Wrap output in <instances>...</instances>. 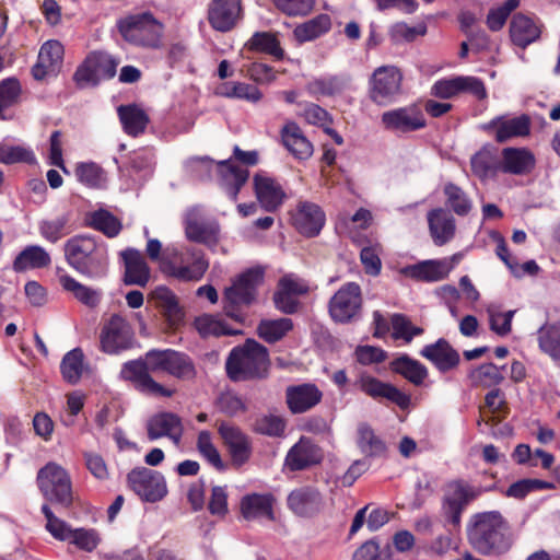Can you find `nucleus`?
<instances>
[{
  "label": "nucleus",
  "mask_w": 560,
  "mask_h": 560,
  "mask_svg": "<svg viewBox=\"0 0 560 560\" xmlns=\"http://www.w3.org/2000/svg\"><path fill=\"white\" fill-rule=\"evenodd\" d=\"M183 434L184 425L182 418L174 412H158L147 422V435L150 441L167 438L174 443V445L178 446Z\"/></svg>",
  "instance_id": "19"
},
{
  "label": "nucleus",
  "mask_w": 560,
  "mask_h": 560,
  "mask_svg": "<svg viewBox=\"0 0 560 560\" xmlns=\"http://www.w3.org/2000/svg\"><path fill=\"white\" fill-rule=\"evenodd\" d=\"M355 386L373 399L385 398L401 408L407 407L410 400L406 394L394 385L384 383L365 372L358 376Z\"/></svg>",
  "instance_id": "20"
},
{
  "label": "nucleus",
  "mask_w": 560,
  "mask_h": 560,
  "mask_svg": "<svg viewBox=\"0 0 560 560\" xmlns=\"http://www.w3.org/2000/svg\"><path fill=\"white\" fill-rule=\"evenodd\" d=\"M57 277L62 290L71 293L81 304L90 308H94L100 304L102 294L98 290L79 282L62 268H57Z\"/></svg>",
  "instance_id": "35"
},
{
  "label": "nucleus",
  "mask_w": 560,
  "mask_h": 560,
  "mask_svg": "<svg viewBox=\"0 0 560 560\" xmlns=\"http://www.w3.org/2000/svg\"><path fill=\"white\" fill-rule=\"evenodd\" d=\"M243 50L246 52L268 55L278 61L283 60L285 55L278 35L268 31L255 32L244 44Z\"/></svg>",
  "instance_id": "37"
},
{
  "label": "nucleus",
  "mask_w": 560,
  "mask_h": 560,
  "mask_svg": "<svg viewBox=\"0 0 560 560\" xmlns=\"http://www.w3.org/2000/svg\"><path fill=\"white\" fill-rule=\"evenodd\" d=\"M116 27L130 45L143 48L161 46L164 25L150 11L128 14L117 21Z\"/></svg>",
  "instance_id": "5"
},
{
  "label": "nucleus",
  "mask_w": 560,
  "mask_h": 560,
  "mask_svg": "<svg viewBox=\"0 0 560 560\" xmlns=\"http://www.w3.org/2000/svg\"><path fill=\"white\" fill-rule=\"evenodd\" d=\"M197 450L215 469L223 470L225 468L218 448L212 443V436L209 431L203 430L199 432Z\"/></svg>",
  "instance_id": "61"
},
{
  "label": "nucleus",
  "mask_w": 560,
  "mask_h": 560,
  "mask_svg": "<svg viewBox=\"0 0 560 560\" xmlns=\"http://www.w3.org/2000/svg\"><path fill=\"white\" fill-rule=\"evenodd\" d=\"M22 92V85L16 78L11 77L0 81V119L13 118L10 109L21 103Z\"/></svg>",
  "instance_id": "43"
},
{
  "label": "nucleus",
  "mask_w": 560,
  "mask_h": 560,
  "mask_svg": "<svg viewBox=\"0 0 560 560\" xmlns=\"http://www.w3.org/2000/svg\"><path fill=\"white\" fill-rule=\"evenodd\" d=\"M326 221L322 208L310 201L299 202L292 213V224L299 233L306 237H314L319 234Z\"/></svg>",
  "instance_id": "21"
},
{
  "label": "nucleus",
  "mask_w": 560,
  "mask_h": 560,
  "mask_svg": "<svg viewBox=\"0 0 560 560\" xmlns=\"http://www.w3.org/2000/svg\"><path fill=\"white\" fill-rule=\"evenodd\" d=\"M152 373L165 372L178 380L195 378L197 371L192 359L173 349H151L147 352Z\"/></svg>",
  "instance_id": "11"
},
{
  "label": "nucleus",
  "mask_w": 560,
  "mask_h": 560,
  "mask_svg": "<svg viewBox=\"0 0 560 560\" xmlns=\"http://www.w3.org/2000/svg\"><path fill=\"white\" fill-rule=\"evenodd\" d=\"M151 296L170 326H176L183 320V310L176 294L171 289L164 285L156 287Z\"/></svg>",
  "instance_id": "38"
},
{
  "label": "nucleus",
  "mask_w": 560,
  "mask_h": 560,
  "mask_svg": "<svg viewBox=\"0 0 560 560\" xmlns=\"http://www.w3.org/2000/svg\"><path fill=\"white\" fill-rule=\"evenodd\" d=\"M323 394L315 384L289 386L285 390L287 405L292 413H303L322 400Z\"/></svg>",
  "instance_id": "29"
},
{
  "label": "nucleus",
  "mask_w": 560,
  "mask_h": 560,
  "mask_svg": "<svg viewBox=\"0 0 560 560\" xmlns=\"http://www.w3.org/2000/svg\"><path fill=\"white\" fill-rule=\"evenodd\" d=\"M67 264L89 279H102L108 272V250L103 242L89 235H75L63 245Z\"/></svg>",
  "instance_id": "2"
},
{
  "label": "nucleus",
  "mask_w": 560,
  "mask_h": 560,
  "mask_svg": "<svg viewBox=\"0 0 560 560\" xmlns=\"http://www.w3.org/2000/svg\"><path fill=\"white\" fill-rule=\"evenodd\" d=\"M42 512L46 518L47 532L59 541H68L71 539L74 528H72L66 521L57 517L48 504L42 505Z\"/></svg>",
  "instance_id": "56"
},
{
  "label": "nucleus",
  "mask_w": 560,
  "mask_h": 560,
  "mask_svg": "<svg viewBox=\"0 0 560 560\" xmlns=\"http://www.w3.org/2000/svg\"><path fill=\"white\" fill-rule=\"evenodd\" d=\"M75 176L80 183L91 188H98L105 180L103 168L94 162L77 164Z\"/></svg>",
  "instance_id": "59"
},
{
  "label": "nucleus",
  "mask_w": 560,
  "mask_h": 560,
  "mask_svg": "<svg viewBox=\"0 0 560 560\" xmlns=\"http://www.w3.org/2000/svg\"><path fill=\"white\" fill-rule=\"evenodd\" d=\"M329 315L336 323L350 322V282L345 283L329 301Z\"/></svg>",
  "instance_id": "53"
},
{
  "label": "nucleus",
  "mask_w": 560,
  "mask_h": 560,
  "mask_svg": "<svg viewBox=\"0 0 560 560\" xmlns=\"http://www.w3.org/2000/svg\"><path fill=\"white\" fill-rule=\"evenodd\" d=\"M289 509L300 517H312L323 508V498L319 491L313 487L294 489L288 495Z\"/></svg>",
  "instance_id": "28"
},
{
  "label": "nucleus",
  "mask_w": 560,
  "mask_h": 560,
  "mask_svg": "<svg viewBox=\"0 0 560 560\" xmlns=\"http://www.w3.org/2000/svg\"><path fill=\"white\" fill-rule=\"evenodd\" d=\"M117 114L124 131L130 137H139L144 133L150 118L137 104L120 105Z\"/></svg>",
  "instance_id": "40"
},
{
  "label": "nucleus",
  "mask_w": 560,
  "mask_h": 560,
  "mask_svg": "<svg viewBox=\"0 0 560 560\" xmlns=\"http://www.w3.org/2000/svg\"><path fill=\"white\" fill-rule=\"evenodd\" d=\"M83 371L84 353L81 348H74L63 355L60 363V373L68 384H78Z\"/></svg>",
  "instance_id": "47"
},
{
  "label": "nucleus",
  "mask_w": 560,
  "mask_h": 560,
  "mask_svg": "<svg viewBox=\"0 0 560 560\" xmlns=\"http://www.w3.org/2000/svg\"><path fill=\"white\" fill-rule=\"evenodd\" d=\"M71 213L66 212L50 220H43L38 224V231L43 238L49 243H57L72 232L70 224Z\"/></svg>",
  "instance_id": "45"
},
{
  "label": "nucleus",
  "mask_w": 560,
  "mask_h": 560,
  "mask_svg": "<svg viewBox=\"0 0 560 560\" xmlns=\"http://www.w3.org/2000/svg\"><path fill=\"white\" fill-rule=\"evenodd\" d=\"M276 498L271 493H248L241 499L240 511L246 521H276L273 505Z\"/></svg>",
  "instance_id": "24"
},
{
  "label": "nucleus",
  "mask_w": 560,
  "mask_h": 560,
  "mask_svg": "<svg viewBox=\"0 0 560 560\" xmlns=\"http://www.w3.org/2000/svg\"><path fill=\"white\" fill-rule=\"evenodd\" d=\"M102 538L95 528H74L69 544L85 552H93L101 544Z\"/></svg>",
  "instance_id": "62"
},
{
  "label": "nucleus",
  "mask_w": 560,
  "mask_h": 560,
  "mask_svg": "<svg viewBox=\"0 0 560 560\" xmlns=\"http://www.w3.org/2000/svg\"><path fill=\"white\" fill-rule=\"evenodd\" d=\"M536 165L534 153L527 148L508 147L502 149L500 172L512 175H527Z\"/></svg>",
  "instance_id": "27"
},
{
  "label": "nucleus",
  "mask_w": 560,
  "mask_h": 560,
  "mask_svg": "<svg viewBox=\"0 0 560 560\" xmlns=\"http://www.w3.org/2000/svg\"><path fill=\"white\" fill-rule=\"evenodd\" d=\"M119 59L106 51H91L77 68L73 80L79 88L97 86L117 73Z\"/></svg>",
  "instance_id": "8"
},
{
  "label": "nucleus",
  "mask_w": 560,
  "mask_h": 560,
  "mask_svg": "<svg viewBox=\"0 0 560 560\" xmlns=\"http://www.w3.org/2000/svg\"><path fill=\"white\" fill-rule=\"evenodd\" d=\"M0 163L3 164H35L36 156L31 149L22 145H12L8 143H0Z\"/></svg>",
  "instance_id": "57"
},
{
  "label": "nucleus",
  "mask_w": 560,
  "mask_h": 560,
  "mask_svg": "<svg viewBox=\"0 0 560 560\" xmlns=\"http://www.w3.org/2000/svg\"><path fill=\"white\" fill-rule=\"evenodd\" d=\"M51 264L49 253L39 245H28L21 250L12 264L15 272H24L30 269H43Z\"/></svg>",
  "instance_id": "41"
},
{
  "label": "nucleus",
  "mask_w": 560,
  "mask_h": 560,
  "mask_svg": "<svg viewBox=\"0 0 560 560\" xmlns=\"http://www.w3.org/2000/svg\"><path fill=\"white\" fill-rule=\"evenodd\" d=\"M470 166L475 176L486 180L500 172V160L491 148L485 147L471 156Z\"/></svg>",
  "instance_id": "44"
},
{
  "label": "nucleus",
  "mask_w": 560,
  "mask_h": 560,
  "mask_svg": "<svg viewBox=\"0 0 560 560\" xmlns=\"http://www.w3.org/2000/svg\"><path fill=\"white\" fill-rule=\"evenodd\" d=\"M219 231L217 222L199 220L195 211L186 217L185 234L191 242L214 246L219 242Z\"/></svg>",
  "instance_id": "33"
},
{
  "label": "nucleus",
  "mask_w": 560,
  "mask_h": 560,
  "mask_svg": "<svg viewBox=\"0 0 560 560\" xmlns=\"http://www.w3.org/2000/svg\"><path fill=\"white\" fill-rule=\"evenodd\" d=\"M281 142L298 160H307L313 154V144L295 121H287L280 130Z\"/></svg>",
  "instance_id": "32"
},
{
  "label": "nucleus",
  "mask_w": 560,
  "mask_h": 560,
  "mask_svg": "<svg viewBox=\"0 0 560 560\" xmlns=\"http://www.w3.org/2000/svg\"><path fill=\"white\" fill-rule=\"evenodd\" d=\"M539 347L553 360L560 361V323L539 332Z\"/></svg>",
  "instance_id": "64"
},
{
  "label": "nucleus",
  "mask_w": 560,
  "mask_h": 560,
  "mask_svg": "<svg viewBox=\"0 0 560 560\" xmlns=\"http://www.w3.org/2000/svg\"><path fill=\"white\" fill-rule=\"evenodd\" d=\"M469 378L474 385L491 387L500 384L504 377L497 365L486 363L472 370L469 374Z\"/></svg>",
  "instance_id": "58"
},
{
  "label": "nucleus",
  "mask_w": 560,
  "mask_h": 560,
  "mask_svg": "<svg viewBox=\"0 0 560 560\" xmlns=\"http://www.w3.org/2000/svg\"><path fill=\"white\" fill-rule=\"evenodd\" d=\"M509 32L512 43L522 49L536 42L541 34L540 26L523 13L512 18Z\"/></svg>",
  "instance_id": "36"
},
{
  "label": "nucleus",
  "mask_w": 560,
  "mask_h": 560,
  "mask_svg": "<svg viewBox=\"0 0 560 560\" xmlns=\"http://www.w3.org/2000/svg\"><path fill=\"white\" fill-rule=\"evenodd\" d=\"M358 446L365 457L382 455L386 447L383 441L374 433L371 427L361 423L358 427Z\"/></svg>",
  "instance_id": "55"
},
{
  "label": "nucleus",
  "mask_w": 560,
  "mask_h": 560,
  "mask_svg": "<svg viewBox=\"0 0 560 560\" xmlns=\"http://www.w3.org/2000/svg\"><path fill=\"white\" fill-rule=\"evenodd\" d=\"M467 535L470 545L482 555L499 556L509 551L513 545L511 527L498 511L472 515Z\"/></svg>",
  "instance_id": "1"
},
{
  "label": "nucleus",
  "mask_w": 560,
  "mask_h": 560,
  "mask_svg": "<svg viewBox=\"0 0 560 560\" xmlns=\"http://www.w3.org/2000/svg\"><path fill=\"white\" fill-rule=\"evenodd\" d=\"M331 27L330 18L327 14H319L314 19L298 25L294 37L300 43L311 42L327 33Z\"/></svg>",
  "instance_id": "49"
},
{
  "label": "nucleus",
  "mask_w": 560,
  "mask_h": 560,
  "mask_svg": "<svg viewBox=\"0 0 560 560\" xmlns=\"http://www.w3.org/2000/svg\"><path fill=\"white\" fill-rule=\"evenodd\" d=\"M389 369L415 386H420L428 377V369L418 360L401 354L389 363Z\"/></svg>",
  "instance_id": "42"
},
{
  "label": "nucleus",
  "mask_w": 560,
  "mask_h": 560,
  "mask_svg": "<svg viewBox=\"0 0 560 560\" xmlns=\"http://www.w3.org/2000/svg\"><path fill=\"white\" fill-rule=\"evenodd\" d=\"M88 225L110 238L117 236L122 229L120 220L105 209L92 212L88 218Z\"/></svg>",
  "instance_id": "50"
},
{
  "label": "nucleus",
  "mask_w": 560,
  "mask_h": 560,
  "mask_svg": "<svg viewBox=\"0 0 560 560\" xmlns=\"http://www.w3.org/2000/svg\"><path fill=\"white\" fill-rule=\"evenodd\" d=\"M194 326L203 338L210 336H232L238 332V330L230 328L224 320L208 314L196 317Z\"/></svg>",
  "instance_id": "54"
},
{
  "label": "nucleus",
  "mask_w": 560,
  "mask_h": 560,
  "mask_svg": "<svg viewBox=\"0 0 560 560\" xmlns=\"http://www.w3.org/2000/svg\"><path fill=\"white\" fill-rule=\"evenodd\" d=\"M218 95L229 98H241L256 103L261 100L262 93L253 84L245 82H226L217 88Z\"/></svg>",
  "instance_id": "52"
},
{
  "label": "nucleus",
  "mask_w": 560,
  "mask_h": 560,
  "mask_svg": "<svg viewBox=\"0 0 560 560\" xmlns=\"http://www.w3.org/2000/svg\"><path fill=\"white\" fill-rule=\"evenodd\" d=\"M265 271L261 267L249 268L240 273L223 293V310L228 317L244 324L246 314L243 307L250 306L257 299L258 288L264 283Z\"/></svg>",
  "instance_id": "4"
},
{
  "label": "nucleus",
  "mask_w": 560,
  "mask_h": 560,
  "mask_svg": "<svg viewBox=\"0 0 560 560\" xmlns=\"http://www.w3.org/2000/svg\"><path fill=\"white\" fill-rule=\"evenodd\" d=\"M487 131H494L498 142H506L512 138L526 137L530 132V119L527 115L516 117L499 116L483 126Z\"/></svg>",
  "instance_id": "22"
},
{
  "label": "nucleus",
  "mask_w": 560,
  "mask_h": 560,
  "mask_svg": "<svg viewBox=\"0 0 560 560\" xmlns=\"http://www.w3.org/2000/svg\"><path fill=\"white\" fill-rule=\"evenodd\" d=\"M162 244L156 238H150L147 243L145 253L153 261H160L162 271L180 281H199L209 268V261L206 259L201 249L187 247L186 254L191 258L189 265H177L172 261L167 254L161 256Z\"/></svg>",
  "instance_id": "6"
},
{
  "label": "nucleus",
  "mask_w": 560,
  "mask_h": 560,
  "mask_svg": "<svg viewBox=\"0 0 560 560\" xmlns=\"http://www.w3.org/2000/svg\"><path fill=\"white\" fill-rule=\"evenodd\" d=\"M482 490L463 479L452 480L446 483L442 498L441 511L447 524L457 528L462 522V514L466 506L476 500Z\"/></svg>",
  "instance_id": "9"
},
{
  "label": "nucleus",
  "mask_w": 560,
  "mask_h": 560,
  "mask_svg": "<svg viewBox=\"0 0 560 560\" xmlns=\"http://www.w3.org/2000/svg\"><path fill=\"white\" fill-rule=\"evenodd\" d=\"M36 482L44 498L65 509L73 503L72 481L69 472L55 462L42 467L36 477Z\"/></svg>",
  "instance_id": "7"
},
{
  "label": "nucleus",
  "mask_w": 560,
  "mask_h": 560,
  "mask_svg": "<svg viewBox=\"0 0 560 560\" xmlns=\"http://www.w3.org/2000/svg\"><path fill=\"white\" fill-rule=\"evenodd\" d=\"M392 326V339L395 341H402L405 345H409L415 337H419L424 332V329L420 326H416L411 319L400 313L390 315Z\"/></svg>",
  "instance_id": "48"
},
{
  "label": "nucleus",
  "mask_w": 560,
  "mask_h": 560,
  "mask_svg": "<svg viewBox=\"0 0 560 560\" xmlns=\"http://www.w3.org/2000/svg\"><path fill=\"white\" fill-rule=\"evenodd\" d=\"M521 0H506L502 5L490 9L487 15V26L492 32L503 28L510 14L518 8Z\"/></svg>",
  "instance_id": "63"
},
{
  "label": "nucleus",
  "mask_w": 560,
  "mask_h": 560,
  "mask_svg": "<svg viewBox=\"0 0 560 560\" xmlns=\"http://www.w3.org/2000/svg\"><path fill=\"white\" fill-rule=\"evenodd\" d=\"M448 266L440 259H428L406 266L401 273L419 282H438L447 278Z\"/></svg>",
  "instance_id": "34"
},
{
  "label": "nucleus",
  "mask_w": 560,
  "mask_h": 560,
  "mask_svg": "<svg viewBox=\"0 0 560 560\" xmlns=\"http://www.w3.org/2000/svg\"><path fill=\"white\" fill-rule=\"evenodd\" d=\"M323 450L310 438L302 436L288 451L284 467L290 471L306 470L322 463Z\"/></svg>",
  "instance_id": "18"
},
{
  "label": "nucleus",
  "mask_w": 560,
  "mask_h": 560,
  "mask_svg": "<svg viewBox=\"0 0 560 560\" xmlns=\"http://www.w3.org/2000/svg\"><path fill=\"white\" fill-rule=\"evenodd\" d=\"M402 73L395 66H382L372 77L370 97L381 106L392 104L401 94Z\"/></svg>",
  "instance_id": "13"
},
{
  "label": "nucleus",
  "mask_w": 560,
  "mask_h": 560,
  "mask_svg": "<svg viewBox=\"0 0 560 560\" xmlns=\"http://www.w3.org/2000/svg\"><path fill=\"white\" fill-rule=\"evenodd\" d=\"M152 370L147 353L143 359L130 360L121 365L119 377L143 394L154 397H172L175 393L151 376Z\"/></svg>",
  "instance_id": "10"
},
{
  "label": "nucleus",
  "mask_w": 560,
  "mask_h": 560,
  "mask_svg": "<svg viewBox=\"0 0 560 560\" xmlns=\"http://www.w3.org/2000/svg\"><path fill=\"white\" fill-rule=\"evenodd\" d=\"M292 329L293 322L289 317L261 319L257 326V335L268 343H276Z\"/></svg>",
  "instance_id": "46"
},
{
  "label": "nucleus",
  "mask_w": 560,
  "mask_h": 560,
  "mask_svg": "<svg viewBox=\"0 0 560 560\" xmlns=\"http://www.w3.org/2000/svg\"><path fill=\"white\" fill-rule=\"evenodd\" d=\"M271 360L268 349L248 338L234 347L225 361V370L232 382L262 381L269 377Z\"/></svg>",
  "instance_id": "3"
},
{
  "label": "nucleus",
  "mask_w": 560,
  "mask_h": 560,
  "mask_svg": "<svg viewBox=\"0 0 560 560\" xmlns=\"http://www.w3.org/2000/svg\"><path fill=\"white\" fill-rule=\"evenodd\" d=\"M218 174L221 186L231 200L236 201L242 187L248 180L249 171L228 159L218 163Z\"/></svg>",
  "instance_id": "31"
},
{
  "label": "nucleus",
  "mask_w": 560,
  "mask_h": 560,
  "mask_svg": "<svg viewBox=\"0 0 560 560\" xmlns=\"http://www.w3.org/2000/svg\"><path fill=\"white\" fill-rule=\"evenodd\" d=\"M124 262L122 281L127 285L145 287L151 277V270L142 254L136 248H127L120 253Z\"/></svg>",
  "instance_id": "26"
},
{
  "label": "nucleus",
  "mask_w": 560,
  "mask_h": 560,
  "mask_svg": "<svg viewBox=\"0 0 560 560\" xmlns=\"http://www.w3.org/2000/svg\"><path fill=\"white\" fill-rule=\"evenodd\" d=\"M218 433L230 454L233 466L242 467L250 459L253 443L241 428L230 422H221Z\"/></svg>",
  "instance_id": "15"
},
{
  "label": "nucleus",
  "mask_w": 560,
  "mask_h": 560,
  "mask_svg": "<svg viewBox=\"0 0 560 560\" xmlns=\"http://www.w3.org/2000/svg\"><path fill=\"white\" fill-rule=\"evenodd\" d=\"M128 487L145 502H159L167 494L164 476L147 467H136L127 475Z\"/></svg>",
  "instance_id": "12"
},
{
  "label": "nucleus",
  "mask_w": 560,
  "mask_h": 560,
  "mask_svg": "<svg viewBox=\"0 0 560 560\" xmlns=\"http://www.w3.org/2000/svg\"><path fill=\"white\" fill-rule=\"evenodd\" d=\"M65 49L59 40L45 42L38 52L37 61L32 67V75L35 80H44L48 74L56 73L62 63Z\"/></svg>",
  "instance_id": "25"
},
{
  "label": "nucleus",
  "mask_w": 560,
  "mask_h": 560,
  "mask_svg": "<svg viewBox=\"0 0 560 560\" xmlns=\"http://www.w3.org/2000/svg\"><path fill=\"white\" fill-rule=\"evenodd\" d=\"M100 342L101 350L108 354L130 349L133 343L131 325L121 315L113 314L101 329Z\"/></svg>",
  "instance_id": "14"
},
{
  "label": "nucleus",
  "mask_w": 560,
  "mask_h": 560,
  "mask_svg": "<svg viewBox=\"0 0 560 560\" xmlns=\"http://www.w3.org/2000/svg\"><path fill=\"white\" fill-rule=\"evenodd\" d=\"M444 195L446 196L447 206L457 214L466 215L471 210V202L465 191L453 183L444 186Z\"/></svg>",
  "instance_id": "60"
},
{
  "label": "nucleus",
  "mask_w": 560,
  "mask_h": 560,
  "mask_svg": "<svg viewBox=\"0 0 560 560\" xmlns=\"http://www.w3.org/2000/svg\"><path fill=\"white\" fill-rule=\"evenodd\" d=\"M430 234L438 246L450 242L455 234V220L444 209H434L428 213Z\"/></svg>",
  "instance_id": "39"
},
{
  "label": "nucleus",
  "mask_w": 560,
  "mask_h": 560,
  "mask_svg": "<svg viewBox=\"0 0 560 560\" xmlns=\"http://www.w3.org/2000/svg\"><path fill=\"white\" fill-rule=\"evenodd\" d=\"M253 182L259 206L267 212H276L287 197L282 186L275 178L262 174H255Z\"/></svg>",
  "instance_id": "23"
},
{
  "label": "nucleus",
  "mask_w": 560,
  "mask_h": 560,
  "mask_svg": "<svg viewBox=\"0 0 560 560\" xmlns=\"http://www.w3.org/2000/svg\"><path fill=\"white\" fill-rule=\"evenodd\" d=\"M243 15L242 0H211L208 4L207 20L217 32H231Z\"/></svg>",
  "instance_id": "16"
},
{
  "label": "nucleus",
  "mask_w": 560,
  "mask_h": 560,
  "mask_svg": "<svg viewBox=\"0 0 560 560\" xmlns=\"http://www.w3.org/2000/svg\"><path fill=\"white\" fill-rule=\"evenodd\" d=\"M383 127L395 133H408L427 126L425 117L416 105L384 112L381 116Z\"/></svg>",
  "instance_id": "17"
},
{
  "label": "nucleus",
  "mask_w": 560,
  "mask_h": 560,
  "mask_svg": "<svg viewBox=\"0 0 560 560\" xmlns=\"http://www.w3.org/2000/svg\"><path fill=\"white\" fill-rule=\"evenodd\" d=\"M486 409L481 410V419L487 424L490 422H499L508 413V406L504 394L501 389L494 388L490 390L486 397Z\"/></svg>",
  "instance_id": "51"
},
{
  "label": "nucleus",
  "mask_w": 560,
  "mask_h": 560,
  "mask_svg": "<svg viewBox=\"0 0 560 560\" xmlns=\"http://www.w3.org/2000/svg\"><path fill=\"white\" fill-rule=\"evenodd\" d=\"M420 354L443 373L455 369L460 360L458 352L444 338L423 347Z\"/></svg>",
  "instance_id": "30"
}]
</instances>
